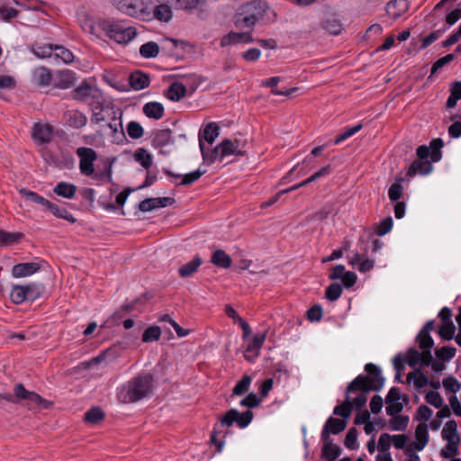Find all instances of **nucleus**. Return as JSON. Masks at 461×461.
Here are the masks:
<instances>
[{
    "label": "nucleus",
    "instance_id": "8fccbe9b",
    "mask_svg": "<svg viewBox=\"0 0 461 461\" xmlns=\"http://www.w3.org/2000/svg\"><path fill=\"white\" fill-rule=\"evenodd\" d=\"M171 131L160 130L154 134L153 143L156 146L163 147L171 141Z\"/></svg>",
    "mask_w": 461,
    "mask_h": 461
},
{
    "label": "nucleus",
    "instance_id": "c85d7f7f",
    "mask_svg": "<svg viewBox=\"0 0 461 461\" xmlns=\"http://www.w3.org/2000/svg\"><path fill=\"white\" fill-rule=\"evenodd\" d=\"M108 128L112 132V141L116 144H121L125 140V133L122 127V121L113 119L109 124Z\"/></svg>",
    "mask_w": 461,
    "mask_h": 461
},
{
    "label": "nucleus",
    "instance_id": "4d7b16f0",
    "mask_svg": "<svg viewBox=\"0 0 461 461\" xmlns=\"http://www.w3.org/2000/svg\"><path fill=\"white\" fill-rule=\"evenodd\" d=\"M55 57L64 63H70L74 59L73 53L63 46L55 45Z\"/></svg>",
    "mask_w": 461,
    "mask_h": 461
},
{
    "label": "nucleus",
    "instance_id": "dca6fc26",
    "mask_svg": "<svg viewBox=\"0 0 461 461\" xmlns=\"http://www.w3.org/2000/svg\"><path fill=\"white\" fill-rule=\"evenodd\" d=\"M254 40L249 32H230L224 35L221 40V46L227 47L240 43H250Z\"/></svg>",
    "mask_w": 461,
    "mask_h": 461
},
{
    "label": "nucleus",
    "instance_id": "7ed1b4c3",
    "mask_svg": "<svg viewBox=\"0 0 461 461\" xmlns=\"http://www.w3.org/2000/svg\"><path fill=\"white\" fill-rule=\"evenodd\" d=\"M242 144L238 140L225 139L215 146L211 151H204L202 148V158L204 163L211 165L215 161H221L229 156H241Z\"/></svg>",
    "mask_w": 461,
    "mask_h": 461
},
{
    "label": "nucleus",
    "instance_id": "3c124183",
    "mask_svg": "<svg viewBox=\"0 0 461 461\" xmlns=\"http://www.w3.org/2000/svg\"><path fill=\"white\" fill-rule=\"evenodd\" d=\"M205 172L206 170L196 169L191 173L176 175L175 176L181 178V185H188L198 180Z\"/></svg>",
    "mask_w": 461,
    "mask_h": 461
},
{
    "label": "nucleus",
    "instance_id": "338daca9",
    "mask_svg": "<svg viewBox=\"0 0 461 461\" xmlns=\"http://www.w3.org/2000/svg\"><path fill=\"white\" fill-rule=\"evenodd\" d=\"M18 14V11L8 5H0V17L5 21H9Z\"/></svg>",
    "mask_w": 461,
    "mask_h": 461
},
{
    "label": "nucleus",
    "instance_id": "6e6d98bb",
    "mask_svg": "<svg viewBox=\"0 0 461 461\" xmlns=\"http://www.w3.org/2000/svg\"><path fill=\"white\" fill-rule=\"evenodd\" d=\"M127 133L133 140L140 139L143 136V127L137 122L131 121L127 125Z\"/></svg>",
    "mask_w": 461,
    "mask_h": 461
},
{
    "label": "nucleus",
    "instance_id": "473e14b6",
    "mask_svg": "<svg viewBox=\"0 0 461 461\" xmlns=\"http://www.w3.org/2000/svg\"><path fill=\"white\" fill-rule=\"evenodd\" d=\"M211 262L216 267L228 268L231 266L232 260L225 251L217 249L212 253Z\"/></svg>",
    "mask_w": 461,
    "mask_h": 461
},
{
    "label": "nucleus",
    "instance_id": "ddd939ff",
    "mask_svg": "<svg viewBox=\"0 0 461 461\" xmlns=\"http://www.w3.org/2000/svg\"><path fill=\"white\" fill-rule=\"evenodd\" d=\"M370 391V389H366L361 385H355L352 389H350L349 384L347 390V396H351L350 403L352 408H362L367 401V393Z\"/></svg>",
    "mask_w": 461,
    "mask_h": 461
},
{
    "label": "nucleus",
    "instance_id": "1a4fd4ad",
    "mask_svg": "<svg viewBox=\"0 0 461 461\" xmlns=\"http://www.w3.org/2000/svg\"><path fill=\"white\" fill-rule=\"evenodd\" d=\"M253 413L250 411L240 413L235 409H231L221 419V422L224 426H231L237 422L239 427L246 428L252 420Z\"/></svg>",
    "mask_w": 461,
    "mask_h": 461
},
{
    "label": "nucleus",
    "instance_id": "680f3d73",
    "mask_svg": "<svg viewBox=\"0 0 461 461\" xmlns=\"http://www.w3.org/2000/svg\"><path fill=\"white\" fill-rule=\"evenodd\" d=\"M342 294V287L338 283H333L330 285L326 289V297L333 302L338 300Z\"/></svg>",
    "mask_w": 461,
    "mask_h": 461
},
{
    "label": "nucleus",
    "instance_id": "72a5a7b5",
    "mask_svg": "<svg viewBox=\"0 0 461 461\" xmlns=\"http://www.w3.org/2000/svg\"><path fill=\"white\" fill-rule=\"evenodd\" d=\"M32 79L39 86H46L51 81V75L47 68L41 67L33 70Z\"/></svg>",
    "mask_w": 461,
    "mask_h": 461
},
{
    "label": "nucleus",
    "instance_id": "f03ea898",
    "mask_svg": "<svg viewBox=\"0 0 461 461\" xmlns=\"http://www.w3.org/2000/svg\"><path fill=\"white\" fill-rule=\"evenodd\" d=\"M269 12L274 14L273 10L264 1L249 2L240 7L236 14L235 25L240 29H252L258 21Z\"/></svg>",
    "mask_w": 461,
    "mask_h": 461
},
{
    "label": "nucleus",
    "instance_id": "a211bd4d",
    "mask_svg": "<svg viewBox=\"0 0 461 461\" xmlns=\"http://www.w3.org/2000/svg\"><path fill=\"white\" fill-rule=\"evenodd\" d=\"M346 425V421L343 420L329 418L321 431V440H328L330 434H338L343 431Z\"/></svg>",
    "mask_w": 461,
    "mask_h": 461
},
{
    "label": "nucleus",
    "instance_id": "e433bc0d",
    "mask_svg": "<svg viewBox=\"0 0 461 461\" xmlns=\"http://www.w3.org/2000/svg\"><path fill=\"white\" fill-rule=\"evenodd\" d=\"M202 259L200 257H194L193 260L187 262L183 267H181L178 270L179 275L182 277H188L192 276L198 267L202 265Z\"/></svg>",
    "mask_w": 461,
    "mask_h": 461
},
{
    "label": "nucleus",
    "instance_id": "412c9836",
    "mask_svg": "<svg viewBox=\"0 0 461 461\" xmlns=\"http://www.w3.org/2000/svg\"><path fill=\"white\" fill-rule=\"evenodd\" d=\"M348 263L353 267H357V270L361 273H366L372 270L375 267L374 259L364 258L358 252H356L349 258Z\"/></svg>",
    "mask_w": 461,
    "mask_h": 461
},
{
    "label": "nucleus",
    "instance_id": "37998d69",
    "mask_svg": "<svg viewBox=\"0 0 461 461\" xmlns=\"http://www.w3.org/2000/svg\"><path fill=\"white\" fill-rule=\"evenodd\" d=\"M409 422L408 416L395 414L389 420V427L394 431H402L406 429Z\"/></svg>",
    "mask_w": 461,
    "mask_h": 461
},
{
    "label": "nucleus",
    "instance_id": "bf43d9fd",
    "mask_svg": "<svg viewBox=\"0 0 461 461\" xmlns=\"http://www.w3.org/2000/svg\"><path fill=\"white\" fill-rule=\"evenodd\" d=\"M55 46L51 44H44L41 46H38L33 50V52L39 58H50L52 55H55Z\"/></svg>",
    "mask_w": 461,
    "mask_h": 461
},
{
    "label": "nucleus",
    "instance_id": "603ef678",
    "mask_svg": "<svg viewBox=\"0 0 461 461\" xmlns=\"http://www.w3.org/2000/svg\"><path fill=\"white\" fill-rule=\"evenodd\" d=\"M455 331H456V327L453 323V321H447V322H442L440 327H439V330H438V334L440 335V337L446 340H450L454 338V334H455Z\"/></svg>",
    "mask_w": 461,
    "mask_h": 461
},
{
    "label": "nucleus",
    "instance_id": "7c9ffc66",
    "mask_svg": "<svg viewBox=\"0 0 461 461\" xmlns=\"http://www.w3.org/2000/svg\"><path fill=\"white\" fill-rule=\"evenodd\" d=\"M19 192H20L21 195L25 199V201L30 203H35V204L41 205L44 209H46V207L48 205H50L49 200L45 199L43 196L38 194L35 192L30 191L25 188L20 189Z\"/></svg>",
    "mask_w": 461,
    "mask_h": 461
},
{
    "label": "nucleus",
    "instance_id": "bb28decb",
    "mask_svg": "<svg viewBox=\"0 0 461 461\" xmlns=\"http://www.w3.org/2000/svg\"><path fill=\"white\" fill-rule=\"evenodd\" d=\"M434 329V321H430L426 323L424 328L420 331L417 336V341L420 348H432L434 341L429 334Z\"/></svg>",
    "mask_w": 461,
    "mask_h": 461
},
{
    "label": "nucleus",
    "instance_id": "774afa93",
    "mask_svg": "<svg viewBox=\"0 0 461 461\" xmlns=\"http://www.w3.org/2000/svg\"><path fill=\"white\" fill-rule=\"evenodd\" d=\"M433 414V411L426 405H420L416 413V419L421 423L428 421Z\"/></svg>",
    "mask_w": 461,
    "mask_h": 461
},
{
    "label": "nucleus",
    "instance_id": "6e6552de",
    "mask_svg": "<svg viewBox=\"0 0 461 461\" xmlns=\"http://www.w3.org/2000/svg\"><path fill=\"white\" fill-rule=\"evenodd\" d=\"M79 157V169L85 176H91L94 173V162L97 158L96 152L91 148L80 147L77 149Z\"/></svg>",
    "mask_w": 461,
    "mask_h": 461
},
{
    "label": "nucleus",
    "instance_id": "4c0bfd02",
    "mask_svg": "<svg viewBox=\"0 0 461 461\" xmlns=\"http://www.w3.org/2000/svg\"><path fill=\"white\" fill-rule=\"evenodd\" d=\"M133 158L135 161L140 164L145 169H149L153 162L151 154L142 148L135 150Z\"/></svg>",
    "mask_w": 461,
    "mask_h": 461
},
{
    "label": "nucleus",
    "instance_id": "f704fd0d",
    "mask_svg": "<svg viewBox=\"0 0 461 461\" xmlns=\"http://www.w3.org/2000/svg\"><path fill=\"white\" fill-rule=\"evenodd\" d=\"M26 300L34 301L38 299L44 292V286L38 283H30L23 285Z\"/></svg>",
    "mask_w": 461,
    "mask_h": 461
},
{
    "label": "nucleus",
    "instance_id": "a18cd8bd",
    "mask_svg": "<svg viewBox=\"0 0 461 461\" xmlns=\"http://www.w3.org/2000/svg\"><path fill=\"white\" fill-rule=\"evenodd\" d=\"M407 382H413L417 388H422L427 385L428 378L420 369H416L413 372L408 374Z\"/></svg>",
    "mask_w": 461,
    "mask_h": 461
},
{
    "label": "nucleus",
    "instance_id": "b1692460",
    "mask_svg": "<svg viewBox=\"0 0 461 461\" xmlns=\"http://www.w3.org/2000/svg\"><path fill=\"white\" fill-rule=\"evenodd\" d=\"M66 122L73 128L78 129L86 125L87 117L77 110H71L65 113Z\"/></svg>",
    "mask_w": 461,
    "mask_h": 461
},
{
    "label": "nucleus",
    "instance_id": "09e8293b",
    "mask_svg": "<svg viewBox=\"0 0 461 461\" xmlns=\"http://www.w3.org/2000/svg\"><path fill=\"white\" fill-rule=\"evenodd\" d=\"M362 127L363 125L361 123H358L355 126L344 129L342 132L339 133L334 140V144L338 145L342 141L348 140V138L352 137L354 134L358 132L362 129Z\"/></svg>",
    "mask_w": 461,
    "mask_h": 461
},
{
    "label": "nucleus",
    "instance_id": "6ab92c4d",
    "mask_svg": "<svg viewBox=\"0 0 461 461\" xmlns=\"http://www.w3.org/2000/svg\"><path fill=\"white\" fill-rule=\"evenodd\" d=\"M172 203L173 199L169 197L148 198L140 203L139 209L146 212L156 208L166 207L172 204Z\"/></svg>",
    "mask_w": 461,
    "mask_h": 461
},
{
    "label": "nucleus",
    "instance_id": "5fc2aeb1",
    "mask_svg": "<svg viewBox=\"0 0 461 461\" xmlns=\"http://www.w3.org/2000/svg\"><path fill=\"white\" fill-rule=\"evenodd\" d=\"M351 396H347L345 402L334 408L333 413L343 418H348L351 413L352 405L350 403Z\"/></svg>",
    "mask_w": 461,
    "mask_h": 461
},
{
    "label": "nucleus",
    "instance_id": "9d476101",
    "mask_svg": "<svg viewBox=\"0 0 461 461\" xmlns=\"http://www.w3.org/2000/svg\"><path fill=\"white\" fill-rule=\"evenodd\" d=\"M405 401V397L400 393L399 389L392 388L385 398L386 413L390 416L400 413Z\"/></svg>",
    "mask_w": 461,
    "mask_h": 461
},
{
    "label": "nucleus",
    "instance_id": "052dcab7",
    "mask_svg": "<svg viewBox=\"0 0 461 461\" xmlns=\"http://www.w3.org/2000/svg\"><path fill=\"white\" fill-rule=\"evenodd\" d=\"M444 146L443 140L441 139H434L430 141L429 149L431 151V159L434 162L438 161L441 158L440 149Z\"/></svg>",
    "mask_w": 461,
    "mask_h": 461
},
{
    "label": "nucleus",
    "instance_id": "f3484780",
    "mask_svg": "<svg viewBox=\"0 0 461 461\" xmlns=\"http://www.w3.org/2000/svg\"><path fill=\"white\" fill-rule=\"evenodd\" d=\"M32 134L37 143H48L52 138V127L46 123H35Z\"/></svg>",
    "mask_w": 461,
    "mask_h": 461
},
{
    "label": "nucleus",
    "instance_id": "2eb2a0df",
    "mask_svg": "<svg viewBox=\"0 0 461 461\" xmlns=\"http://www.w3.org/2000/svg\"><path fill=\"white\" fill-rule=\"evenodd\" d=\"M266 334H257L254 336L252 341L247 346L244 357L248 361H254L258 356L260 349L265 342Z\"/></svg>",
    "mask_w": 461,
    "mask_h": 461
},
{
    "label": "nucleus",
    "instance_id": "2f4dec72",
    "mask_svg": "<svg viewBox=\"0 0 461 461\" xmlns=\"http://www.w3.org/2000/svg\"><path fill=\"white\" fill-rule=\"evenodd\" d=\"M53 192L59 196L72 199L76 194L77 186L71 183L60 182L55 186Z\"/></svg>",
    "mask_w": 461,
    "mask_h": 461
},
{
    "label": "nucleus",
    "instance_id": "9b49d317",
    "mask_svg": "<svg viewBox=\"0 0 461 461\" xmlns=\"http://www.w3.org/2000/svg\"><path fill=\"white\" fill-rule=\"evenodd\" d=\"M220 134V127L216 122H210L205 125L203 131L199 132V148L202 152V146L204 151H211L210 149L205 147L204 142L212 145Z\"/></svg>",
    "mask_w": 461,
    "mask_h": 461
},
{
    "label": "nucleus",
    "instance_id": "69168bd1",
    "mask_svg": "<svg viewBox=\"0 0 461 461\" xmlns=\"http://www.w3.org/2000/svg\"><path fill=\"white\" fill-rule=\"evenodd\" d=\"M161 331L160 329L157 326H152L148 328L143 335H142V340L144 342H150L154 340H158L160 337Z\"/></svg>",
    "mask_w": 461,
    "mask_h": 461
},
{
    "label": "nucleus",
    "instance_id": "a19ab883",
    "mask_svg": "<svg viewBox=\"0 0 461 461\" xmlns=\"http://www.w3.org/2000/svg\"><path fill=\"white\" fill-rule=\"evenodd\" d=\"M159 46L154 41H149L140 48V54L144 59H153L159 53Z\"/></svg>",
    "mask_w": 461,
    "mask_h": 461
},
{
    "label": "nucleus",
    "instance_id": "864d4df0",
    "mask_svg": "<svg viewBox=\"0 0 461 461\" xmlns=\"http://www.w3.org/2000/svg\"><path fill=\"white\" fill-rule=\"evenodd\" d=\"M10 299L15 304H20L26 301L25 293L23 285H14L10 293Z\"/></svg>",
    "mask_w": 461,
    "mask_h": 461
},
{
    "label": "nucleus",
    "instance_id": "0e129e2a",
    "mask_svg": "<svg viewBox=\"0 0 461 461\" xmlns=\"http://www.w3.org/2000/svg\"><path fill=\"white\" fill-rule=\"evenodd\" d=\"M426 402L435 408H441L443 406L444 400L437 391H429L426 394Z\"/></svg>",
    "mask_w": 461,
    "mask_h": 461
},
{
    "label": "nucleus",
    "instance_id": "c03bdc74",
    "mask_svg": "<svg viewBox=\"0 0 461 461\" xmlns=\"http://www.w3.org/2000/svg\"><path fill=\"white\" fill-rule=\"evenodd\" d=\"M46 210L50 211L53 215L58 218L67 220L70 222H75L76 219L68 212L65 208H60L58 205L50 202V205L46 207Z\"/></svg>",
    "mask_w": 461,
    "mask_h": 461
},
{
    "label": "nucleus",
    "instance_id": "aec40b11",
    "mask_svg": "<svg viewBox=\"0 0 461 461\" xmlns=\"http://www.w3.org/2000/svg\"><path fill=\"white\" fill-rule=\"evenodd\" d=\"M148 8L149 9V12L151 13L150 21L153 19H157L160 22H168L172 18V10L171 8L166 5L161 4L158 5H156L155 7L152 6L150 2L149 3Z\"/></svg>",
    "mask_w": 461,
    "mask_h": 461
},
{
    "label": "nucleus",
    "instance_id": "c9c22d12",
    "mask_svg": "<svg viewBox=\"0 0 461 461\" xmlns=\"http://www.w3.org/2000/svg\"><path fill=\"white\" fill-rule=\"evenodd\" d=\"M186 88L179 82H175L169 86L167 96L168 99L177 102L185 95Z\"/></svg>",
    "mask_w": 461,
    "mask_h": 461
},
{
    "label": "nucleus",
    "instance_id": "4be33fe9",
    "mask_svg": "<svg viewBox=\"0 0 461 461\" xmlns=\"http://www.w3.org/2000/svg\"><path fill=\"white\" fill-rule=\"evenodd\" d=\"M441 435L442 438L447 441V443L458 445L460 442V438L457 433V426L455 420H449L445 424Z\"/></svg>",
    "mask_w": 461,
    "mask_h": 461
},
{
    "label": "nucleus",
    "instance_id": "cd10ccee",
    "mask_svg": "<svg viewBox=\"0 0 461 461\" xmlns=\"http://www.w3.org/2000/svg\"><path fill=\"white\" fill-rule=\"evenodd\" d=\"M433 169L432 164L428 160L418 159L415 160L410 167L408 170V176H413L417 174L420 175H428Z\"/></svg>",
    "mask_w": 461,
    "mask_h": 461
},
{
    "label": "nucleus",
    "instance_id": "20e7f679",
    "mask_svg": "<svg viewBox=\"0 0 461 461\" xmlns=\"http://www.w3.org/2000/svg\"><path fill=\"white\" fill-rule=\"evenodd\" d=\"M98 26L119 44H127L137 36V29L134 26H126L122 22L102 20Z\"/></svg>",
    "mask_w": 461,
    "mask_h": 461
},
{
    "label": "nucleus",
    "instance_id": "ea45409f",
    "mask_svg": "<svg viewBox=\"0 0 461 461\" xmlns=\"http://www.w3.org/2000/svg\"><path fill=\"white\" fill-rule=\"evenodd\" d=\"M322 456L329 461H334L340 454V449L338 446L331 443L330 439L322 440Z\"/></svg>",
    "mask_w": 461,
    "mask_h": 461
},
{
    "label": "nucleus",
    "instance_id": "f257e3e1",
    "mask_svg": "<svg viewBox=\"0 0 461 461\" xmlns=\"http://www.w3.org/2000/svg\"><path fill=\"white\" fill-rule=\"evenodd\" d=\"M151 387L150 375H139L118 388L117 399L122 403L135 402L146 397Z\"/></svg>",
    "mask_w": 461,
    "mask_h": 461
},
{
    "label": "nucleus",
    "instance_id": "423d86ee",
    "mask_svg": "<svg viewBox=\"0 0 461 461\" xmlns=\"http://www.w3.org/2000/svg\"><path fill=\"white\" fill-rule=\"evenodd\" d=\"M422 352L420 353L416 348H410L405 357L396 356L393 358V365L395 369L400 371L403 368L405 363L410 366L415 367L417 365L429 366L432 361L431 348H420Z\"/></svg>",
    "mask_w": 461,
    "mask_h": 461
},
{
    "label": "nucleus",
    "instance_id": "f8f14e48",
    "mask_svg": "<svg viewBox=\"0 0 461 461\" xmlns=\"http://www.w3.org/2000/svg\"><path fill=\"white\" fill-rule=\"evenodd\" d=\"M77 20L82 30L91 35L96 34V22L95 17L85 7L78 8Z\"/></svg>",
    "mask_w": 461,
    "mask_h": 461
},
{
    "label": "nucleus",
    "instance_id": "39448f33",
    "mask_svg": "<svg viewBox=\"0 0 461 461\" xmlns=\"http://www.w3.org/2000/svg\"><path fill=\"white\" fill-rule=\"evenodd\" d=\"M114 6L122 13L143 21H150L151 13L148 8L149 0H113Z\"/></svg>",
    "mask_w": 461,
    "mask_h": 461
},
{
    "label": "nucleus",
    "instance_id": "4468645a",
    "mask_svg": "<svg viewBox=\"0 0 461 461\" xmlns=\"http://www.w3.org/2000/svg\"><path fill=\"white\" fill-rule=\"evenodd\" d=\"M40 268L38 262L19 263L12 267V276L14 278L27 277L35 274Z\"/></svg>",
    "mask_w": 461,
    "mask_h": 461
},
{
    "label": "nucleus",
    "instance_id": "58836bf2",
    "mask_svg": "<svg viewBox=\"0 0 461 461\" xmlns=\"http://www.w3.org/2000/svg\"><path fill=\"white\" fill-rule=\"evenodd\" d=\"M280 81H281V78L279 77H273L268 79L263 80L261 83V86H266V87H271L272 88L271 93L275 95H290L291 94H293L294 92H295L297 90L296 88H291L286 91H280V90L275 89L274 87L276 86Z\"/></svg>",
    "mask_w": 461,
    "mask_h": 461
},
{
    "label": "nucleus",
    "instance_id": "de8ad7c7",
    "mask_svg": "<svg viewBox=\"0 0 461 461\" xmlns=\"http://www.w3.org/2000/svg\"><path fill=\"white\" fill-rule=\"evenodd\" d=\"M23 235L20 232H8L5 230H0V245H13L14 243H17L23 238Z\"/></svg>",
    "mask_w": 461,
    "mask_h": 461
},
{
    "label": "nucleus",
    "instance_id": "c756f323",
    "mask_svg": "<svg viewBox=\"0 0 461 461\" xmlns=\"http://www.w3.org/2000/svg\"><path fill=\"white\" fill-rule=\"evenodd\" d=\"M97 89L88 84H82L74 91V98L80 101H86L90 97L97 96Z\"/></svg>",
    "mask_w": 461,
    "mask_h": 461
},
{
    "label": "nucleus",
    "instance_id": "0eeeda50",
    "mask_svg": "<svg viewBox=\"0 0 461 461\" xmlns=\"http://www.w3.org/2000/svg\"><path fill=\"white\" fill-rule=\"evenodd\" d=\"M367 375H358L350 383V389L355 385H361L366 389L379 391L384 385V379L380 369L374 364H366L365 367Z\"/></svg>",
    "mask_w": 461,
    "mask_h": 461
},
{
    "label": "nucleus",
    "instance_id": "e2e57ef3",
    "mask_svg": "<svg viewBox=\"0 0 461 461\" xmlns=\"http://www.w3.org/2000/svg\"><path fill=\"white\" fill-rule=\"evenodd\" d=\"M251 381L252 379L250 376H243V378L234 386L233 394L241 395L245 393L249 390Z\"/></svg>",
    "mask_w": 461,
    "mask_h": 461
},
{
    "label": "nucleus",
    "instance_id": "79ce46f5",
    "mask_svg": "<svg viewBox=\"0 0 461 461\" xmlns=\"http://www.w3.org/2000/svg\"><path fill=\"white\" fill-rule=\"evenodd\" d=\"M130 83L135 90H141L149 86V80L145 74L136 72L131 76Z\"/></svg>",
    "mask_w": 461,
    "mask_h": 461
},
{
    "label": "nucleus",
    "instance_id": "a878e982",
    "mask_svg": "<svg viewBox=\"0 0 461 461\" xmlns=\"http://www.w3.org/2000/svg\"><path fill=\"white\" fill-rule=\"evenodd\" d=\"M429 441L428 426L426 423H420L415 429L414 447L416 450H422Z\"/></svg>",
    "mask_w": 461,
    "mask_h": 461
},
{
    "label": "nucleus",
    "instance_id": "393cba45",
    "mask_svg": "<svg viewBox=\"0 0 461 461\" xmlns=\"http://www.w3.org/2000/svg\"><path fill=\"white\" fill-rule=\"evenodd\" d=\"M143 113L149 119L159 120L164 115V106L158 102H149L143 105Z\"/></svg>",
    "mask_w": 461,
    "mask_h": 461
},
{
    "label": "nucleus",
    "instance_id": "13d9d810",
    "mask_svg": "<svg viewBox=\"0 0 461 461\" xmlns=\"http://www.w3.org/2000/svg\"><path fill=\"white\" fill-rule=\"evenodd\" d=\"M104 417V411L97 407L90 409L85 415V420L89 423H97Z\"/></svg>",
    "mask_w": 461,
    "mask_h": 461
},
{
    "label": "nucleus",
    "instance_id": "5701e85b",
    "mask_svg": "<svg viewBox=\"0 0 461 461\" xmlns=\"http://www.w3.org/2000/svg\"><path fill=\"white\" fill-rule=\"evenodd\" d=\"M409 8L407 0H393L387 4V14L393 19L401 17Z\"/></svg>",
    "mask_w": 461,
    "mask_h": 461
},
{
    "label": "nucleus",
    "instance_id": "49530a36",
    "mask_svg": "<svg viewBox=\"0 0 461 461\" xmlns=\"http://www.w3.org/2000/svg\"><path fill=\"white\" fill-rule=\"evenodd\" d=\"M461 99V82L456 81L452 84L450 87V95L447 101V106L453 108L456 106L458 100Z\"/></svg>",
    "mask_w": 461,
    "mask_h": 461
}]
</instances>
